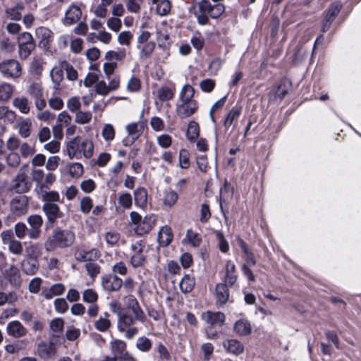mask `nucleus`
<instances>
[{
	"label": "nucleus",
	"mask_w": 361,
	"mask_h": 361,
	"mask_svg": "<svg viewBox=\"0 0 361 361\" xmlns=\"http://www.w3.org/2000/svg\"><path fill=\"white\" fill-rule=\"evenodd\" d=\"M66 154L69 159H80L82 156L90 159L93 155L94 145L91 140L76 136L66 144Z\"/></svg>",
	"instance_id": "f257e3e1"
},
{
	"label": "nucleus",
	"mask_w": 361,
	"mask_h": 361,
	"mask_svg": "<svg viewBox=\"0 0 361 361\" xmlns=\"http://www.w3.org/2000/svg\"><path fill=\"white\" fill-rule=\"evenodd\" d=\"M194 88L190 85L183 87L180 92V103L176 106V114L180 118H186L193 115L198 109L197 102L193 99Z\"/></svg>",
	"instance_id": "f03ea898"
},
{
	"label": "nucleus",
	"mask_w": 361,
	"mask_h": 361,
	"mask_svg": "<svg viewBox=\"0 0 361 361\" xmlns=\"http://www.w3.org/2000/svg\"><path fill=\"white\" fill-rule=\"evenodd\" d=\"M151 32L142 30L137 38V48L139 50V57L141 60L149 58L156 47L154 42L149 40Z\"/></svg>",
	"instance_id": "7ed1b4c3"
},
{
	"label": "nucleus",
	"mask_w": 361,
	"mask_h": 361,
	"mask_svg": "<svg viewBox=\"0 0 361 361\" xmlns=\"http://www.w3.org/2000/svg\"><path fill=\"white\" fill-rule=\"evenodd\" d=\"M75 240V235L69 231L55 230L52 236V240L46 243L47 250L53 248V246L61 247L71 245Z\"/></svg>",
	"instance_id": "20e7f679"
},
{
	"label": "nucleus",
	"mask_w": 361,
	"mask_h": 361,
	"mask_svg": "<svg viewBox=\"0 0 361 361\" xmlns=\"http://www.w3.org/2000/svg\"><path fill=\"white\" fill-rule=\"evenodd\" d=\"M30 183L27 178V166L23 165L13 179L11 190L17 193H25L30 190Z\"/></svg>",
	"instance_id": "39448f33"
},
{
	"label": "nucleus",
	"mask_w": 361,
	"mask_h": 361,
	"mask_svg": "<svg viewBox=\"0 0 361 361\" xmlns=\"http://www.w3.org/2000/svg\"><path fill=\"white\" fill-rule=\"evenodd\" d=\"M110 308L113 313L118 315V329L121 332L124 331L129 326L134 324V319L132 314L128 312H122L121 304L118 302H112L110 303Z\"/></svg>",
	"instance_id": "423d86ee"
},
{
	"label": "nucleus",
	"mask_w": 361,
	"mask_h": 361,
	"mask_svg": "<svg viewBox=\"0 0 361 361\" xmlns=\"http://www.w3.org/2000/svg\"><path fill=\"white\" fill-rule=\"evenodd\" d=\"M0 72L6 78L17 79L22 75V67L17 60H4L0 63Z\"/></svg>",
	"instance_id": "0eeeda50"
},
{
	"label": "nucleus",
	"mask_w": 361,
	"mask_h": 361,
	"mask_svg": "<svg viewBox=\"0 0 361 361\" xmlns=\"http://www.w3.org/2000/svg\"><path fill=\"white\" fill-rule=\"evenodd\" d=\"M123 301L125 305L126 306V312L132 314L133 317L134 323L135 322V321L145 322L146 319L145 314L140 308L135 297L131 294H128V295L123 298Z\"/></svg>",
	"instance_id": "6e6552de"
},
{
	"label": "nucleus",
	"mask_w": 361,
	"mask_h": 361,
	"mask_svg": "<svg viewBox=\"0 0 361 361\" xmlns=\"http://www.w3.org/2000/svg\"><path fill=\"white\" fill-rule=\"evenodd\" d=\"M198 12L208 14L212 18L221 16L225 11V6L221 3L212 4L209 0H202L197 3Z\"/></svg>",
	"instance_id": "1a4fd4ad"
},
{
	"label": "nucleus",
	"mask_w": 361,
	"mask_h": 361,
	"mask_svg": "<svg viewBox=\"0 0 361 361\" xmlns=\"http://www.w3.org/2000/svg\"><path fill=\"white\" fill-rule=\"evenodd\" d=\"M1 238L2 243L8 246L11 253L15 255H20L23 253V245L20 241L14 238L12 231H3L1 233Z\"/></svg>",
	"instance_id": "9d476101"
},
{
	"label": "nucleus",
	"mask_w": 361,
	"mask_h": 361,
	"mask_svg": "<svg viewBox=\"0 0 361 361\" xmlns=\"http://www.w3.org/2000/svg\"><path fill=\"white\" fill-rule=\"evenodd\" d=\"M27 92L34 99L37 109L42 110L46 106V101L43 97V88L40 83L32 82L27 88Z\"/></svg>",
	"instance_id": "9b49d317"
},
{
	"label": "nucleus",
	"mask_w": 361,
	"mask_h": 361,
	"mask_svg": "<svg viewBox=\"0 0 361 361\" xmlns=\"http://www.w3.org/2000/svg\"><path fill=\"white\" fill-rule=\"evenodd\" d=\"M11 212L16 216H22L27 212L28 198L25 195H20L13 198L10 202Z\"/></svg>",
	"instance_id": "f8f14e48"
},
{
	"label": "nucleus",
	"mask_w": 361,
	"mask_h": 361,
	"mask_svg": "<svg viewBox=\"0 0 361 361\" xmlns=\"http://www.w3.org/2000/svg\"><path fill=\"white\" fill-rule=\"evenodd\" d=\"M57 349L51 341H42L37 345L36 354L44 360L52 359L56 355Z\"/></svg>",
	"instance_id": "ddd939ff"
},
{
	"label": "nucleus",
	"mask_w": 361,
	"mask_h": 361,
	"mask_svg": "<svg viewBox=\"0 0 361 361\" xmlns=\"http://www.w3.org/2000/svg\"><path fill=\"white\" fill-rule=\"evenodd\" d=\"M144 247L145 246L141 242H136L130 245V249L133 251L130 263L133 267H140L145 264V256L142 253Z\"/></svg>",
	"instance_id": "4468645a"
},
{
	"label": "nucleus",
	"mask_w": 361,
	"mask_h": 361,
	"mask_svg": "<svg viewBox=\"0 0 361 361\" xmlns=\"http://www.w3.org/2000/svg\"><path fill=\"white\" fill-rule=\"evenodd\" d=\"M82 12L81 8L75 4L71 5L65 11L64 18L62 22L65 25H72L78 23L82 17Z\"/></svg>",
	"instance_id": "2eb2a0df"
},
{
	"label": "nucleus",
	"mask_w": 361,
	"mask_h": 361,
	"mask_svg": "<svg viewBox=\"0 0 361 361\" xmlns=\"http://www.w3.org/2000/svg\"><path fill=\"white\" fill-rule=\"evenodd\" d=\"M102 285L106 291H118L123 285V280L116 274H109L102 277Z\"/></svg>",
	"instance_id": "dca6fc26"
},
{
	"label": "nucleus",
	"mask_w": 361,
	"mask_h": 361,
	"mask_svg": "<svg viewBox=\"0 0 361 361\" xmlns=\"http://www.w3.org/2000/svg\"><path fill=\"white\" fill-rule=\"evenodd\" d=\"M35 36L39 40V46L47 49L52 41L54 34L48 27L41 26L36 29Z\"/></svg>",
	"instance_id": "f3484780"
},
{
	"label": "nucleus",
	"mask_w": 361,
	"mask_h": 361,
	"mask_svg": "<svg viewBox=\"0 0 361 361\" xmlns=\"http://www.w3.org/2000/svg\"><path fill=\"white\" fill-rule=\"evenodd\" d=\"M101 252L95 248L86 251L83 250H78L75 252V257L77 261L84 262H94L101 257Z\"/></svg>",
	"instance_id": "a211bd4d"
},
{
	"label": "nucleus",
	"mask_w": 361,
	"mask_h": 361,
	"mask_svg": "<svg viewBox=\"0 0 361 361\" xmlns=\"http://www.w3.org/2000/svg\"><path fill=\"white\" fill-rule=\"evenodd\" d=\"M223 347L227 353L238 355L243 353L244 345L237 339L228 338L223 341Z\"/></svg>",
	"instance_id": "6ab92c4d"
},
{
	"label": "nucleus",
	"mask_w": 361,
	"mask_h": 361,
	"mask_svg": "<svg viewBox=\"0 0 361 361\" xmlns=\"http://www.w3.org/2000/svg\"><path fill=\"white\" fill-rule=\"evenodd\" d=\"M242 112V106H233L226 115L224 126L226 129H229L231 127L232 130H234L237 126V120Z\"/></svg>",
	"instance_id": "aec40b11"
},
{
	"label": "nucleus",
	"mask_w": 361,
	"mask_h": 361,
	"mask_svg": "<svg viewBox=\"0 0 361 361\" xmlns=\"http://www.w3.org/2000/svg\"><path fill=\"white\" fill-rule=\"evenodd\" d=\"M4 274L14 287H20L21 284L20 274L18 268L14 265H10L4 270Z\"/></svg>",
	"instance_id": "412c9836"
},
{
	"label": "nucleus",
	"mask_w": 361,
	"mask_h": 361,
	"mask_svg": "<svg viewBox=\"0 0 361 361\" xmlns=\"http://www.w3.org/2000/svg\"><path fill=\"white\" fill-rule=\"evenodd\" d=\"M66 290V286L61 283H54L49 288H44L41 295L46 300H51L54 296L61 295Z\"/></svg>",
	"instance_id": "4be33fe9"
},
{
	"label": "nucleus",
	"mask_w": 361,
	"mask_h": 361,
	"mask_svg": "<svg viewBox=\"0 0 361 361\" xmlns=\"http://www.w3.org/2000/svg\"><path fill=\"white\" fill-rule=\"evenodd\" d=\"M155 225V217L154 215H147L142 219L137 227H135V232L138 235L147 233Z\"/></svg>",
	"instance_id": "5701e85b"
},
{
	"label": "nucleus",
	"mask_w": 361,
	"mask_h": 361,
	"mask_svg": "<svg viewBox=\"0 0 361 361\" xmlns=\"http://www.w3.org/2000/svg\"><path fill=\"white\" fill-rule=\"evenodd\" d=\"M202 319L210 325H221L224 323L226 317L221 312L207 311L202 314Z\"/></svg>",
	"instance_id": "b1692460"
},
{
	"label": "nucleus",
	"mask_w": 361,
	"mask_h": 361,
	"mask_svg": "<svg viewBox=\"0 0 361 361\" xmlns=\"http://www.w3.org/2000/svg\"><path fill=\"white\" fill-rule=\"evenodd\" d=\"M42 209L48 219L51 222L61 216L60 208L55 203H44Z\"/></svg>",
	"instance_id": "393cba45"
},
{
	"label": "nucleus",
	"mask_w": 361,
	"mask_h": 361,
	"mask_svg": "<svg viewBox=\"0 0 361 361\" xmlns=\"http://www.w3.org/2000/svg\"><path fill=\"white\" fill-rule=\"evenodd\" d=\"M237 281V275L235 274V264L228 260L226 262L225 267V278L224 281L226 284L231 286Z\"/></svg>",
	"instance_id": "a878e982"
},
{
	"label": "nucleus",
	"mask_w": 361,
	"mask_h": 361,
	"mask_svg": "<svg viewBox=\"0 0 361 361\" xmlns=\"http://www.w3.org/2000/svg\"><path fill=\"white\" fill-rule=\"evenodd\" d=\"M7 333L14 338H20L25 335L26 329L18 321L10 322L6 327Z\"/></svg>",
	"instance_id": "bb28decb"
},
{
	"label": "nucleus",
	"mask_w": 361,
	"mask_h": 361,
	"mask_svg": "<svg viewBox=\"0 0 361 361\" xmlns=\"http://www.w3.org/2000/svg\"><path fill=\"white\" fill-rule=\"evenodd\" d=\"M233 331L240 336H248L252 331L251 324L247 320L239 319L235 323Z\"/></svg>",
	"instance_id": "cd10ccee"
},
{
	"label": "nucleus",
	"mask_w": 361,
	"mask_h": 361,
	"mask_svg": "<svg viewBox=\"0 0 361 361\" xmlns=\"http://www.w3.org/2000/svg\"><path fill=\"white\" fill-rule=\"evenodd\" d=\"M46 64V62L44 59L39 56L33 57L30 66V72L31 74L39 77L42 75L44 66Z\"/></svg>",
	"instance_id": "c85d7f7f"
},
{
	"label": "nucleus",
	"mask_w": 361,
	"mask_h": 361,
	"mask_svg": "<svg viewBox=\"0 0 361 361\" xmlns=\"http://www.w3.org/2000/svg\"><path fill=\"white\" fill-rule=\"evenodd\" d=\"M173 239L171 229L169 226L162 227L158 234V241L161 246L169 245Z\"/></svg>",
	"instance_id": "c756f323"
},
{
	"label": "nucleus",
	"mask_w": 361,
	"mask_h": 361,
	"mask_svg": "<svg viewBox=\"0 0 361 361\" xmlns=\"http://www.w3.org/2000/svg\"><path fill=\"white\" fill-rule=\"evenodd\" d=\"M16 126L22 137L27 138L30 135L32 122L29 118H20Z\"/></svg>",
	"instance_id": "7c9ffc66"
},
{
	"label": "nucleus",
	"mask_w": 361,
	"mask_h": 361,
	"mask_svg": "<svg viewBox=\"0 0 361 361\" xmlns=\"http://www.w3.org/2000/svg\"><path fill=\"white\" fill-rule=\"evenodd\" d=\"M15 91V87L8 82H3L0 83V102H7L13 96Z\"/></svg>",
	"instance_id": "2f4dec72"
},
{
	"label": "nucleus",
	"mask_w": 361,
	"mask_h": 361,
	"mask_svg": "<svg viewBox=\"0 0 361 361\" xmlns=\"http://www.w3.org/2000/svg\"><path fill=\"white\" fill-rule=\"evenodd\" d=\"M66 171L73 178L81 177L84 173L83 166L78 162L67 164L66 165Z\"/></svg>",
	"instance_id": "473e14b6"
},
{
	"label": "nucleus",
	"mask_w": 361,
	"mask_h": 361,
	"mask_svg": "<svg viewBox=\"0 0 361 361\" xmlns=\"http://www.w3.org/2000/svg\"><path fill=\"white\" fill-rule=\"evenodd\" d=\"M175 86H161L157 90V95L161 102L171 100L175 94Z\"/></svg>",
	"instance_id": "72a5a7b5"
},
{
	"label": "nucleus",
	"mask_w": 361,
	"mask_h": 361,
	"mask_svg": "<svg viewBox=\"0 0 361 361\" xmlns=\"http://www.w3.org/2000/svg\"><path fill=\"white\" fill-rule=\"evenodd\" d=\"M226 283H219L216 286V295L217 302L224 305L228 300L229 292Z\"/></svg>",
	"instance_id": "f704fd0d"
},
{
	"label": "nucleus",
	"mask_w": 361,
	"mask_h": 361,
	"mask_svg": "<svg viewBox=\"0 0 361 361\" xmlns=\"http://www.w3.org/2000/svg\"><path fill=\"white\" fill-rule=\"evenodd\" d=\"M38 193L44 203H55L60 201V195L56 191H47L45 189H40Z\"/></svg>",
	"instance_id": "c9c22d12"
},
{
	"label": "nucleus",
	"mask_w": 361,
	"mask_h": 361,
	"mask_svg": "<svg viewBox=\"0 0 361 361\" xmlns=\"http://www.w3.org/2000/svg\"><path fill=\"white\" fill-rule=\"evenodd\" d=\"M13 105L20 112L27 114L30 112V106L28 99L25 97H18L13 99Z\"/></svg>",
	"instance_id": "e433bc0d"
},
{
	"label": "nucleus",
	"mask_w": 361,
	"mask_h": 361,
	"mask_svg": "<svg viewBox=\"0 0 361 361\" xmlns=\"http://www.w3.org/2000/svg\"><path fill=\"white\" fill-rule=\"evenodd\" d=\"M21 265L23 271L28 275L35 274L39 269V264L35 259L27 258L22 262Z\"/></svg>",
	"instance_id": "4c0bfd02"
},
{
	"label": "nucleus",
	"mask_w": 361,
	"mask_h": 361,
	"mask_svg": "<svg viewBox=\"0 0 361 361\" xmlns=\"http://www.w3.org/2000/svg\"><path fill=\"white\" fill-rule=\"evenodd\" d=\"M63 70L61 63L60 67L55 66L50 71V77L56 89L59 88L60 83L63 80Z\"/></svg>",
	"instance_id": "58836bf2"
},
{
	"label": "nucleus",
	"mask_w": 361,
	"mask_h": 361,
	"mask_svg": "<svg viewBox=\"0 0 361 361\" xmlns=\"http://www.w3.org/2000/svg\"><path fill=\"white\" fill-rule=\"evenodd\" d=\"M111 351L116 358H118L126 351V344L121 340H114L111 342Z\"/></svg>",
	"instance_id": "ea45409f"
},
{
	"label": "nucleus",
	"mask_w": 361,
	"mask_h": 361,
	"mask_svg": "<svg viewBox=\"0 0 361 361\" xmlns=\"http://www.w3.org/2000/svg\"><path fill=\"white\" fill-rule=\"evenodd\" d=\"M134 200L135 204L140 207H144L147 202V192L143 188H137L134 192Z\"/></svg>",
	"instance_id": "a19ab883"
},
{
	"label": "nucleus",
	"mask_w": 361,
	"mask_h": 361,
	"mask_svg": "<svg viewBox=\"0 0 361 361\" xmlns=\"http://www.w3.org/2000/svg\"><path fill=\"white\" fill-rule=\"evenodd\" d=\"M200 135V128L197 123L190 121L186 131V137L191 142H194Z\"/></svg>",
	"instance_id": "79ce46f5"
},
{
	"label": "nucleus",
	"mask_w": 361,
	"mask_h": 361,
	"mask_svg": "<svg viewBox=\"0 0 361 361\" xmlns=\"http://www.w3.org/2000/svg\"><path fill=\"white\" fill-rule=\"evenodd\" d=\"M142 128V124L139 123H131L126 126L128 134L133 140H135L140 137Z\"/></svg>",
	"instance_id": "37998d69"
},
{
	"label": "nucleus",
	"mask_w": 361,
	"mask_h": 361,
	"mask_svg": "<svg viewBox=\"0 0 361 361\" xmlns=\"http://www.w3.org/2000/svg\"><path fill=\"white\" fill-rule=\"evenodd\" d=\"M154 4H157L156 11L158 15L164 16L170 13L171 9V4L170 1L159 0Z\"/></svg>",
	"instance_id": "c03bdc74"
},
{
	"label": "nucleus",
	"mask_w": 361,
	"mask_h": 361,
	"mask_svg": "<svg viewBox=\"0 0 361 361\" xmlns=\"http://www.w3.org/2000/svg\"><path fill=\"white\" fill-rule=\"evenodd\" d=\"M126 56L125 49L119 48L115 51H109L105 54V59L108 61L116 60L117 61H123Z\"/></svg>",
	"instance_id": "a18cd8bd"
},
{
	"label": "nucleus",
	"mask_w": 361,
	"mask_h": 361,
	"mask_svg": "<svg viewBox=\"0 0 361 361\" xmlns=\"http://www.w3.org/2000/svg\"><path fill=\"white\" fill-rule=\"evenodd\" d=\"M27 258L37 259L42 255V248L39 244H30L25 248Z\"/></svg>",
	"instance_id": "49530a36"
},
{
	"label": "nucleus",
	"mask_w": 361,
	"mask_h": 361,
	"mask_svg": "<svg viewBox=\"0 0 361 361\" xmlns=\"http://www.w3.org/2000/svg\"><path fill=\"white\" fill-rule=\"evenodd\" d=\"M195 286V279L185 275L180 282V288L183 293H190Z\"/></svg>",
	"instance_id": "de8ad7c7"
},
{
	"label": "nucleus",
	"mask_w": 361,
	"mask_h": 361,
	"mask_svg": "<svg viewBox=\"0 0 361 361\" xmlns=\"http://www.w3.org/2000/svg\"><path fill=\"white\" fill-rule=\"evenodd\" d=\"M92 113L90 111H82L80 110L75 112V123L80 125L89 123L92 120Z\"/></svg>",
	"instance_id": "09e8293b"
},
{
	"label": "nucleus",
	"mask_w": 361,
	"mask_h": 361,
	"mask_svg": "<svg viewBox=\"0 0 361 361\" xmlns=\"http://www.w3.org/2000/svg\"><path fill=\"white\" fill-rule=\"evenodd\" d=\"M178 198V195L175 191L170 190L166 192L163 199L164 206L168 208H171L176 204Z\"/></svg>",
	"instance_id": "8fccbe9b"
},
{
	"label": "nucleus",
	"mask_w": 361,
	"mask_h": 361,
	"mask_svg": "<svg viewBox=\"0 0 361 361\" xmlns=\"http://www.w3.org/2000/svg\"><path fill=\"white\" fill-rule=\"evenodd\" d=\"M16 117V113L10 110L6 106H0V120L5 119L10 123H13Z\"/></svg>",
	"instance_id": "3c124183"
},
{
	"label": "nucleus",
	"mask_w": 361,
	"mask_h": 361,
	"mask_svg": "<svg viewBox=\"0 0 361 361\" xmlns=\"http://www.w3.org/2000/svg\"><path fill=\"white\" fill-rule=\"evenodd\" d=\"M186 240L193 247H198L202 242V238L200 235L191 229L187 231Z\"/></svg>",
	"instance_id": "603ef678"
},
{
	"label": "nucleus",
	"mask_w": 361,
	"mask_h": 361,
	"mask_svg": "<svg viewBox=\"0 0 361 361\" xmlns=\"http://www.w3.org/2000/svg\"><path fill=\"white\" fill-rule=\"evenodd\" d=\"M49 327L56 335H59L63 332L64 322L61 318H55L50 322Z\"/></svg>",
	"instance_id": "864d4df0"
},
{
	"label": "nucleus",
	"mask_w": 361,
	"mask_h": 361,
	"mask_svg": "<svg viewBox=\"0 0 361 361\" xmlns=\"http://www.w3.org/2000/svg\"><path fill=\"white\" fill-rule=\"evenodd\" d=\"M118 202L124 209H130L132 206L133 199L130 193L123 192L119 195Z\"/></svg>",
	"instance_id": "5fc2aeb1"
},
{
	"label": "nucleus",
	"mask_w": 361,
	"mask_h": 361,
	"mask_svg": "<svg viewBox=\"0 0 361 361\" xmlns=\"http://www.w3.org/2000/svg\"><path fill=\"white\" fill-rule=\"evenodd\" d=\"M87 274L92 278L94 279L99 273L101 270L100 266L94 262H87L85 265Z\"/></svg>",
	"instance_id": "6e6d98bb"
},
{
	"label": "nucleus",
	"mask_w": 361,
	"mask_h": 361,
	"mask_svg": "<svg viewBox=\"0 0 361 361\" xmlns=\"http://www.w3.org/2000/svg\"><path fill=\"white\" fill-rule=\"evenodd\" d=\"M152 343L151 341L145 337L142 336L137 338L136 341V347L142 352H147L152 348Z\"/></svg>",
	"instance_id": "4d7b16f0"
},
{
	"label": "nucleus",
	"mask_w": 361,
	"mask_h": 361,
	"mask_svg": "<svg viewBox=\"0 0 361 361\" xmlns=\"http://www.w3.org/2000/svg\"><path fill=\"white\" fill-rule=\"evenodd\" d=\"M35 48V44H19V56L21 59H27Z\"/></svg>",
	"instance_id": "13d9d810"
},
{
	"label": "nucleus",
	"mask_w": 361,
	"mask_h": 361,
	"mask_svg": "<svg viewBox=\"0 0 361 361\" xmlns=\"http://www.w3.org/2000/svg\"><path fill=\"white\" fill-rule=\"evenodd\" d=\"M120 238V234L114 231L106 232L104 235L105 241L111 246L116 245L119 241Z\"/></svg>",
	"instance_id": "bf43d9fd"
},
{
	"label": "nucleus",
	"mask_w": 361,
	"mask_h": 361,
	"mask_svg": "<svg viewBox=\"0 0 361 361\" xmlns=\"http://www.w3.org/2000/svg\"><path fill=\"white\" fill-rule=\"evenodd\" d=\"M62 67L66 73L67 78L74 81L78 79V75L77 71L67 62L62 63Z\"/></svg>",
	"instance_id": "052dcab7"
},
{
	"label": "nucleus",
	"mask_w": 361,
	"mask_h": 361,
	"mask_svg": "<svg viewBox=\"0 0 361 361\" xmlns=\"http://www.w3.org/2000/svg\"><path fill=\"white\" fill-rule=\"evenodd\" d=\"M55 310L60 313L64 314L68 309V305L64 298H56L54 302Z\"/></svg>",
	"instance_id": "680f3d73"
},
{
	"label": "nucleus",
	"mask_w": 361,
	"mask_h": 361,
	"mask_svg": "<svg viewBox=\"0 0 361 361\" xmlns=\"http://www.w3.org/2000/svg\"><path fill=\"white\" fill-rule=\"evenodd\" d=\"M190 154L188 150L183 149L179 152V165L182 169H188L190 166Z\"/></svg>",
	"instance_id": "e2e57ef3"
},
{
	"label": "nucleus",
	"mask_w": 361,
	"mask_h": 361,
	"mask_svg": "<svg viewBox=\"0 0 361 361\" xmlns=\"http://www.w3.org/2000/svg\"><path fill=\"white\" fill-rule=\"evenodd\" d=\"M80 211L83 214H88L93 207L92 200L90 197H84L81 199Z\"/></svg>",
	"instance_id": "0e129e2a"
},
{
	"label": "nucleus",
	"mask_w": 361,
	"mask_h": 361,
	"mask_svg": "<svg viewBox=\"0 0 361 361\" xmlns=\"http://www.w3.org/2000/svg\"><path fill=\"white\" fill-rule=\"evenodd\" d=\"M66 106L71 112H77L80 109L81 103L78 97H73L68 99Z\"/></svg>",
	"instance_id": "69168bd1"
},
{
	"label": "nucleus",
	"mask_w": 361,
	"mask_h": 361,
	"mask_svg": "<svg viewBox=\"0 0 361 361\" xmlns=\"http://www.w3.org/2000/svg\"><path fill=\"white\" fill-rule=\"evenodd\" d=\"M44 149L51 154H56L60 151L61 143L57 140H53L44 145Z\"/></svg>",
	"instance_id": "338daca9"
},
{
	"label": "nucleus",
	"mask_w": 361,
	"mask_h": 361,
	"mask_svg": "<svg viewBox=\"0 0 361 361\" xmlns=\"http://www.w3.org/2000/svg\"><path fill=\"white\" fill-rule=\"evenodd\" d=\"M82 299L86 302L93 303L98 300V295L93 289L88 288L83 292Z\"/></svg>",
	"instance_id": "774afa93"
}]
</instances>
